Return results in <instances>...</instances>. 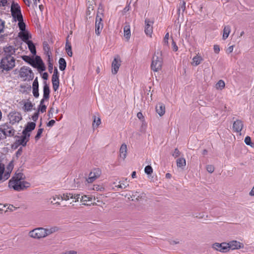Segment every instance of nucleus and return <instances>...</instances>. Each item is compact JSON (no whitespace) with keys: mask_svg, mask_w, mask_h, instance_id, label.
Returning <instances> with one entry per match:
<instances>
[{"mask_svg":"<svg viewBox=\"0 0 254 254\" xmlns=\"http://www.w3.org/2000/svg\"><path fill=\"white\" fill-rule=\"evenodd\" d=\"M169 33H167L166 34H165V36L164 38V39H163V43L164 45H168V40H169Z\"/></svg>","mask_w":254,"mask_h":254,"instance_id":"nucleus-50","label":"nucleus"},{"mask_svg":"<svg viewBox=\"0 0 254 254\" xmlns=\"http://www.w3.org/2000/svg\"><path fill=\"white\" fill-rule=\"evenodd\" d=\"M38 112H37L35 113L34 115L32 116L31 119L33 121L36 122L38 120Z\"/></svg>","mask_w":254,"mask_h":254,"instance_id":"nucleus-56","label":"nucleus"},{"mask_svg":"<svg viewBox=\"0 0 254 254\" xmlns=\"http://www.w3.org/2000/svg\"><path fill=\"white\" fill-rule=\"evenodd\" d=\"M50 90L48 85L45 82L43 87V96L41 100L48 101L50 97Z\"/></svg>","mask_w":254,"mask_h":254,"instance_id":"nucleus-18","label":"nucleus"},{"mask_svg":"<svg viewBox=\"0 0 254 254\" xmlns=\"http://www.w3.org/2000/svg\"><path fill=\"white\" fill-rule=\"evenodd\" d=\"M172 49L174 51H177L178 50V48L176 43L173 40L172 43Z\"/></svg>","mask_w":254,"mask_h":254,"instance_id":"nucleus-58","label":"nucleus"},{"mask_svg":"<svg viewBox=\"0 0 254 254\" xmlns=\"http://www.w3.org/2000/svg\"><path fill=\"white\" fill-rule=\"evenodd\" d=\"M127 146L126 144H123L120 149V157L124 160L127 157Z\"/></svg>","mask_w":254,"mask_h":254,"instance_id":"nucleus-23","label":"nucleus"},{"mask_svg":"<svg viewBox=\"0 0 254 254\" xmlns=\"http://www.w3.org/2000/svg\"><path fill=\"white\" fill-rule=\"evenodd\" d=\"M186 9V2L183 1L182 2H181L179 4V6L178 8V13L180 14L181 13V11H182V12L185 11Z\"/></svg>","mask_w":254,"mask_h":254,"instance_id":"nucleus-42","label":"nucleus"},{"mask_svg":"<svg viewBox=\"0 0 254 254\" xmlns=\"http://www.w3.org/2000/svg\"><path fill=\"white\" fill-rule=\"evenodd\" d=\"M137 117L141 121H144V117L143 116V114L141 112H138L137 114Z\"/></svg>","mask_w":254,"mask_h":254,"instance_id":"nucleus-61","label":"nucleus"},{"mask_svg":"<svg viewBox=\"0 0 254 254\" xmlns=\"http://www.w3.org/2000/svg\"><path fill=\"white\" fill-rule=\"evenodd\" d=\"M124 36L127 40L130 38V26L129 25H126L124 28Z\"/></svg>","mask_w":254,"mask_h":254,"instance_id":"nucleus-29","label":"nucleus"},{"mask_svg":"<svg viewBox=\"0 0 254 254\" xmlns=\"http://www.w3.org/2000/svg\"><path fill=\"white\" fill-rule=\"evenodd\" d=\"M30 134H22V135L16 141L18 145H22L24 146L29 139Z\"/></svg>","mask_w":254,"mask_h":254,"instance_id":"nucleus-16","label":"nucleus"},{"mask_svg":"<svg viewBox=\"0 0 254 254\" xmlns=\"http://www.w3.org/2000/svg\"><path fill=\"white\" fill-rule=\"evenodd\" d=\"M13 167L12 161H10L6 168L3 163H0V182H4L10 177Z\"/></svg>","mask_w":254,"mask_h":254,"instance_id":"nucleus-2","label":"nucleus"},{"mask_svg":"<svg viewBox=\"0 0 254 254\" xmlns=\"http://www.w3.org/2000/svg\"><path fill=\"white\" fill-rule=\"evenodd\" d=\"M79 198H80V195L76 194H73V196L71 198V199H74L75 202L78 201Z\"/></svg>","mask_w":254,"mask_h":254,"instance_id":"nucleus-57","label":"nucleus"},{"mask_svg":"<svg viewBox=\"0 0 254 254\" xmlns=\"http://www.w3.org/2000/svg\"><path fill=\"white\" fill-rule=\"evenodd\" d=\"M19 75L24 80H31L34 77V73L29 67H22L19 71Z\"/></svg>","mask_w":254,"mask_h":254,"instance_id":"nucleus-6","label":"nucleus"},{"mask_svg":"<svg viewBox=\"0 0 254 254\" xmlns=\"http://www.w3.org/2000/svg\"><path fill=\"white\" fill-rule=\"evenodd\" d=\"M58 231V228L56 227H53L48 228H44L45 237L52 234Z\"/></svg>","mask_w":254,"mask_h":254,"instance_id":"nucleus-26","label":"nucleus"},{"mask_svg":"<svg viewBox=\"0 0 254 254\" xmlns=\"http://www.w3.org/2000/svg\"><path fill=\"white\" fill-rule=\"evenodd\" d=\"M12 15L13 18L15 19V20H17V21L23 20V17H22L21 11H19L17 13H14L13 14H12Z\"/></svg>","mask_w":254,"mask_h":254,"instance_id":"nucleus-39","label":"nucleus"},{"mask_svg":"<svg viewBox=\"0 0 254 254\" xmlns=\"http://www.w3.org/2000/svg\"><path fill=\"white\" fill-rule=\"evenodd\" d=\"M15 66V60L13 57H5L2 59L0 67L5 70H9Z\"/></svg>","mask_w":254,"mask_h":254,"instance_id":"nucleus-5","label":"nucleus"},{"mask_svg":"<svg viewBox=\"0 0 254 254\" xmlns=\"http://www.w3.org/2000/svg\"><path fill=\"white\" fill-rule=\"evenodd\" d=\"M26 44L28 45V48L30 51L31 53L33 55H35L36 54V48L33 43L31 41H27Z\"/></svg>","mask_w":254,"mask_h":254,"instance_id":"nucleus-27","label":"nucleus"},{"mask_svg":"<svg viewBox=\"0 0 254 254\" xmlns=\"http://www.w3.org/2000/svg\"><path fill=\"white\" fill-rule=\"evenodd\" d=\"M245 142L248 145H250L251 146H253V143L251 142V138L249 136H246L245 137Z\"/></svg>","mask_w":254,"mask_h":254,"instance_id":"nucleus-48","label":"nucleus"},{"mask_svg":"<svg viewBox=\"0 0 254 254\" xmlns=\"http://www.w3.org/2000/svg\"><path fill=\"white\" fill-rule=\"evenodd\" d=\"M73 193H64L62 195H60L61 200L65 201L71 199Z\"/></svg>","mask_w":254,"mask_h":254,"instance_id":"nucleus-36","label":"nucleus"},{"mask_svg":"<svg viewBox=\"0 0 254 254\" xmlns=\"http://www.w3.org/2000/svg\"><path fill=\"white\" fill-rule=\"evenodd\" d=\"M101 124V119L99 117H94L93 126L98 127Z\"/></svg>","mask_w":254,"mask_h":254,"instance_id":"nucleus-43","label":"nucleus"},{"mask_svg":"<svg viewBox=\"0 0 254 254\" xmlns=\"http://www.w3.org/2000/svg\"><path fill=\"white\" fill-rule=\"evenodd\" d=\"M227 243L229 246V251L230 250H235L243 249L244 248V245L243 243L236 240L230 241L229 243Z\"/></svg>","mask_w":254,"mask_h":254,"instance_id":"nucleus-12","label":"nucleus"},{"mask_svg":"<svg viewBox=\"0 0 254 254\" xmlns=\"http://www.w3.org/2000/svg\"><path fill=\"white\" fill-rule=\"evenodd\" d=\"M19 208V207L14 206L13 205H9L7 207V209L11 211H13L15 210L17 208Z\"/></svg>","mask_w":254,"mask_h":254,"instance_id":"nucleus-60","label":"nucleus"},{"mask_svg":"<svg viewBox=\"0 0 254 254\" xmlns=\"http://www.w3.org/2000/svg\"><path fill=\"white\" fill-rule=\"evenodd\" d=\"M33 4L32 5V7L34 9H35V8L37 7V3L38 2L40 3V0H33Z\"/></svg>","mask_w":254,"mask_h":254,"instance_id":"nucleus-62","label":"nucleus"},{"mask_svg":"<svg viewBox=\"0 0 254 254\" xmlns=\"http://www.w3.org/2000/svg\"><path fill=\"white\" fill-rule=\"evenodd\" d=\"M103 9L101 6L98 8L97 13L96 21H95V33L97 35H99L103 28V23L102 22V18L103 17Z\"/></svg>","mask_w":254,"mask_h":254,"instance_id":"nucleus-4","label":"nucleus"},{"mask_svg":"<svg viewBox=\"0 0 254 254\" xmlns=\"http://www.w3.org/2000/svg\"><path fill=\"white\" fill-rule=\"evenodd\" d=\"M225 86L224 81L222 80H219L216 84V88L217 90H222Z\"/></svg>","mask_w":254,"mask_h":254,"instance_id":"nucleus-37","label":"nucleus"},{"mask_svg":"<svg viewBox=\"0 0 254 254\" xmlns=\"http://www.w3.org/2000/svg\"><path fill=\"white\" fill-rule=\"evenodd\" d=\"M44 233V228L39 227L35 228L30 231L29 235L30 237L32 238L35 239H40L45 237V234Z\"/></svg>","mask_w":254,"mask_h":254,"instance_id":"nucleus-9","label":"nucleus"},{"mask_svg":"<svg viewBox=\"0 0 254 254\" xmlns=\"http://www.w3.org/2000/svg\"><path fill=\"white\" fill-rule=\"evenodd\" d=\"M231 32V27L229 25H226L224 27L222 39L226 40L229 36Z\"/></svg>","mask_w":254,"mask_h":254,"instance_id":"nucleus-25","label":"nucleus"},{"mask_svg":"<svg viewBox=\"0 0 254 254\" xmlns=\"http://www.w3.org/2000/svg\"><path fill=\"white\" fill-rule=\"evenodd\" d=\"M144 172L147 175H151L153 172V169L150 166L148 165L145 167Z\"/></svg>","mask_w":254,"mask_h":254,"instance_id":"nucleus-45","label":"nucleus"},{"mask_svg":"<svg viewBox=\"0 0 254 254\" xmlns=\"http://www.w3.org/2000/svg\"><path fill=\"white\" fill-rule=\"evenodd\" d=\"M36 127V124L34 122L28 123L22 131V134H30V132L33 130Z\"/></svg>","mask_w":254,"mask_h":254,"instance_id":"nucleus-20","label":"nucleus"},{"mask_svg":"<svg viewBox=\"0 0 254 254\" xmlns=\"http://www.w3.org/2000/svg\"><path fill=\"white\" fill-rule=\"evenodd\" d=\"M243 127V122L240 120H237L234 122L233 125L234 131L240 133Z\"/></svg>","mask_w":254,"mask_h":254,"instance_id":"nucleus-17","label":"nucleus"},{"mask_svg":"<svg viewBox=\"0 0 254 254\" xmlns=\"http://www.w3.org/2000/svg\"><path fill=\"white\" fill-rule=\"evenodd\" d=\"M228 245L227 243H215L212 245V248L221 253L229 252Z\"/></svg>","mask_w":254,"mask_h":254,"instance_id":"nucleus-11","label":"nucleus"},{"mask_svg":"<svg viewBox=\"0 0 254 254\" xmlns=\"http://www.w3.org/2000/svg\"><path fill=\"white\" fill-rule=\"evenodd\" d=\"M52 81H59V72L57 68H55L52 75Z\"/></svg>","mask_w":254,"mask_h":254,"instance_id":"nucleus-41","label":"nucleus"},{"mask_svg":"<svg viewBox=\"0 0 254 254\" xmlns=\"http://www.w3.org/2000/svg\"><path fill=\"white\" fill-rule=\"evenodd\" d=\"M120 185L116 186V187L125 189L127 188L129 186L128 181L127 179H125L124 180L120 182Z\"/></svg>","mask_w":254,"mask_h":254,"instance_id":"nucleus-30","label":"nucleus"},{"mask_svg":"<svg viewBox=\"0 0 254 254\" xmlns=\"http://www.w3.org/2000/svg\"><path fill=\"white\" fill-rule=\"evenodd\" d=\"M33 107V105L30 102H27L24 105V110L25 111H30Z\"/></svg>","mask_w":254,"mask_h":254,"instance_id":"nucleus-40","label":"nucleus"},{"mask_svg":"<svg viewBox=\"0 0 254 254\" xmlns=\"http://www.w3.org/2000/svg\"><path fill=\"white\" fill-rule=\"evenodd\" d=\"M8 118L9 123L11 124L18 123L22 119L21 114L16 111L10 112L8 115Z\"/></svg>","mask_w":254,"mask_h":254,"instance_id":"nucleus-7","label":"nucleus"},{"mask_svg":"<svg viewBox=\"0 0 254 254\" xmlns=\"http://www.w3.org/2000/svg\"><path fill=\"white\" fill-rule=\"evenodd\" d=\"M37 67L39 69L42 70V71H44L45 70V67L44 65V64H39L38 66H37Z\"/></svg>","mask_w":254,"mask_h":254,"instance_id":"nucleus-64","label":"nucleus"},{"mask_svg":"<svg viewBox=\"0 0 254 254\" xmlns=\"http://www.w3.org/2000/svg\"><path fill=\"white\" fill-rule=\"evenodd\" d=\"M39 84L37 78H36L32 84V88H38Z\"/></svg>","mask_w":254,"mask_h":254,"instance_id":"nucleus-54","label":"nucleus"},{"mask_svg":"<svg viewBox=\"0 0 254 254\" xmlns=\"http://www.w3.org/2000/svg\"><path fill=\"white\" fill-rule=\"evenodd\" d=\"M50 200L51 203L54 204H57L58 205H59L60 203L58 201H57V200H61V196L60 195L53 196L51 198H50Z\"/></svg>","mask_w":254,"mask_h":254,"instance_id":"nucleus-38","label":"nucleus"},{"mask_svg":"<svg viewBox=\"0 0 254 254\" xmlns=\"http://www.w3.org/2000/svg\"><path fill=\"white\" fill-rule=\"evenodd\" d=\"M18 21V27L21 31L25 30V24L24 23L23 20Z\"/></svg>","mask_w":254,"mask_h":254,"instance_id":"nucleus-44","label":"nucleus"},{"mask_svg":"<svg viewBox=\"0 0 254 254\" xmlns=\"http://www.w3.org/2000/svg\"><path fill=\"white\" fill-rule=\"evenodd\" d=\"M163 59L161 53L159 52L155 53L152 59L151 68L155 72L160 70L162 68Z\"/></svg>","mask_w":254,"mask_h":254,"instance_id":"nucleus-3","label":"nucleus"},{"mask_svg":"<svg viewBox=\"0 0 254 254\" xmlns=\"http://www.w3.org/2000/svg\"><path fill=\"white\" fill-rule=\"evenodd\" d=\"M3 50L5 57H12L15 52V49L11 46H6Z\"/></svg>","mask_w":254,"mask_h":254,"instance_id":"nucleus-19","label":"nucleus"},{"mask_svg":"<svg viewBox=\"0 0 254 254\" xmlns=\"http://www.w3.org/2000/svg\"><path fill=\"white\" fill-rule=\"evenodd\" d=\"M45 101L43 100L40 101V103L38 107V112H41L42 113L46 112L47 106L44 104Z\"/></svg>","mask_w":254,"mask_h":254,"instance_id":"nucleus-34","label":"nucleus"},{"mask_svg":"<svg viewBox=\"0 0 254 254\" xmlns=\"http://www.w3.org/2000/svg\"><path fill=\"white\" fill-rule=\"evenodd\" d=\"M101 174V171L99 169H94L89 173L86 181L88 183H92L98 179L100 176Z\"/></svg>","mask_w":254,"mask_h":254,"instance_id":"nucleus-8","label":"nucleus"},{"mask_svg":"<svg viewBox=\"0 0 254 254\" xmlns=\"http://www.w3.org/2000/svg\"><path fill=\"white\" fill-rule=\"evenodd\" d=\"M206 170L209 173H212L214 171V167L213 165H208L206 166Z\"/></svg>","mask_w":254,"mask_h":254,"instance_id":"nucleus-51","label":"nucleus"},{"mask_svg":"<svg viewBox=\"0 0 254 254\" xmlns=\"http://www.w3.org/2000/svg\"><path fill=\"white\" fill-rule=\"evenodd\" d=\"M19 11H21L19 5L17 3H12L11 6V14Z\"/></svg>","mask_w":254,"mask_h":254,"instance_id":"nucleus-31","label":"nucleus"},{"mask_svg":"<svg viewBox=\"0 0 254 254\" xmlns=\"http://www.w3.org/2000/svg\"><path fill=\"white\" fill-rule=\"evenodd\" d=\"M0 129L3 131L4 135V138H5L6 136H12L15 134V130L11 127L5 125Z\"/></svg>","mask_w":254,"mask_h":254,"instance_id":"nucleus-14","label":"nucleus"},{"mask_svg":"<svg viewBox=\"0 0 254 254\" xmlns=\"http://www.w3.org/2000/svg\"><path fill=\"white\" fill-rule=\"evenodd\" d=\"M53 89L56 91L58 90L59 87V81H52Z\"/></svg>","mask_w":254,"mask_h":254,"instance_id":"nucleus-47","label":"nucleus"},{"mask_svg":"<svg viewBox=\"0 0 254 254\" xmlns=\"http://www.w3.org/2000/svg\"><path fill=\"white\" fill-rule=\"evenodd\" d=\"M121 61L119 56L117 55L114 57V59L112 63V72L114 74L117 73L119 67L121 65Z\"/></svg>","mask_w":254,"mask_h":254,"instance_id":"nucleus-10","label":"nucleus"},{"mask_svg":"<svg viewBox=\"0 0 254 254\" xmlns=\"http://www.w3.org/2000/svg\"><path fill=\"white\" fill-rule=\"evenodd\" d=\"M93 190H94L102 191L104 190V188L101 186L95 185L93 186Z\"/></svg>","mask_w":254,"mask_h":254,"instance_id":"nucleus-46","label":"nucleus"},{"mask_svg":"<svg viewBox=\"0 0 254 254\" xmlns=\"http://www.w3.org/2000/svg\"><path fill=\"white\" fill-rule=\"evenodd\" d=\"M180 154V152L179 151V150L177 149V148H176L173 154H172V155L174 157H178Z\"/></svg>","mask_w":254,"mask_h":254,"instance_id":"nucleus-55","label":"nucleus"},{"mask_svg":"<svg viewBox=\"0 0 254 254\" xmlns=\"http://www.w3.org/2000/svg\"><path fill=\"white\" fill-rule=\"evenodd\" d=\"M177 165L178 167L184 168L186 165V160L184 158H181L177 160Z\"/></svg>","mask_w":254,"mask_h":254,"instance_id":"nucleus-33","label":"nucleus"},{"mask_svg":"<svg viewBox=\"0 0 254 254\" xmlns=\"http://www.w3.org/2000/svg\"><path fill=\"white\" fill-rule=\"evenodd\" d=\"M92 199H93L92 196H91L90 195H84L81 196L80 200L82 203V204L85 205H88V202L89 201H91L92 200Z\"/></svg>","mask_w":254,"mask_h":254,"instance_id":"nucleus-24","label":"nucleus"},{"mask_svg":"<svg viewBox=\"0 0 254 254\" xmlns=\"http://www.w3.org/2000/svg\"><path fill=\"white\" fill-rule=\"evenodd\" d=\"M22 59L24 61H25V62H27L29 63H30L31 61H32V59H31V58L28 56H23Z\"/></svg>","mask_w":254,"mask_h":254,"instance_id":"nucleus-59","label":"nucleus"},{"mask_svg":"<svg viewBox=\"0 0 254 254\" xmlns=\"http://www.w3.org/2000/svg\"><path fill=\"white\" fill-rule=\"evenodd\" d=\"M156 111L160 116H162L165 112V105L161 103H158L156 106Z\"/></svg>","mask_w":254,"mask_h":254,"instance_id":"nucleus-22","label":"nucleus"},{"mask_svg":"<svg viewBox=\"0 0 254 254\" xmlns=\"http://www.w3.org/2000/svg\"><path fill=\"white\" fill-rule=\"evenodd\" d=\"M59 64L60 69L62 71L64 70L66 66V63L65 60L63 58H60L59 61Z\"/></svg>","mask_w":254,"mask_h":254,"instance_id":"nucleus-32","label":"nucleus"},{"mask_svg":"<svg viewBox=\"0 0 254 254\" xmlns=\"http://www.w3.org/2000/svg\"><path fill=\"white\" fill-rule=\"evenodd\" d=\"M153 22L149 19H146L145 20L144 31L145 34L149 37H151L153 32Z\"/></svg>","mask_w":254,"mask_h":254,"instance_id":"nucleus-13","label":"nucleus"},{"mask_svg":"<svg viewBox=\"0 0 254 254\" xmlns=\"http://www.w3.org/2000/svg\"><path fill=\"white\" fill-rule=\"evenodd\" d=\"M65 51L68 56L72 57V52L71 50V46L67 41H66L65 44Z\"/></svg>","mask_w":254,"mask_h":254,"instance_id":"nucleus-35","label":"nucleus"},{"mask_svg":"<svg viewBox=\"0 0 254 254\" xmlns=\"http://www.w3.org/2000/svg\"><path fill=\"white\" fill-rule=\"evenodd\" d=\"M43 131V128H39L37 132V134L35 137V140H38L41 137V134L42 133Z\"/></svg>","mask_w":254,"mask_h":254,"instance_id":"nucleus-49","label":"nucleus"},{"mask_svg":"<svg viewBox=\"0 0 254 254\" xmlns=\"http://www.w3.org/2000/svg\"><path fill=\"white\" fill-rule=\"evenodd\" d=\"M43 49L46 55L48 57L49 59H50L51 52L50 51V47L46 42L43 43Z\"/></svg>","mask_w":254,"mask_h":254,"instance_id":"nucleus-28","label":"nucleus"},{"mask_svg":"<svg viewBox=\"0 0 254 254\" xmlns=\"http://www.w3.org/2000/svg\"><path fill=\"white\" fill-rule=\"evenodd\" d=\"M24 176L21 173H15L9 180L8 186L16 191H21L30 187V184L24 181Z\"/></svg>","mask_w":254,"mask_h":254,"instance_id":"nucleus-1","label":"nucleus"},{"mask_svg":"<svg viewBox=\"0 0 254 254\" xmlns=\"http://www.w3.org/2000/svg\"><path fill=\"white\" fill-rule=\"evenodd\" d=\"M233 49L234 46H231L227 49L226 52L228 54L231 53L233 51Z\"/></svg>","mask_w":254,"mask_h":254,"instance_id":"nucleus-63","label":"nucleus"},{"mask_svg":"<svg viewBox=\"0 0 254 254\" xmlns=\"http://www.w3.org/2000/svg\"><path fill=\"white\" fill-rule=\"evenodd\" d=\"M203 61V57L201 56L200 53H197L195 56L192 59L191 64L192 66H196L200 64Z\"/></svg>","mask_w":254,"mask_h":254,"instance_id":"nucleus-15","label":"nucleus"},{"mask_svg":"<svg viewBox=\"0 0 254 254\" xmlns=\"http://www.w3.org/2000/svg\"><path fill=\"white\" fill-rule=\"evenodd\" d=\"M19 37L26 43L28 39L31 38V35L26 31H20L18 34Z\"/></svg>","mask_w":254,"mask_h":254,"instance_id":"nucleus-21","label":"nucleus"},{"mask_svg":"<svg viewBox=\"0 0 254 254\" xmlns=\"http://www.w3.org/2000/svg\"><path fill=\"white\" fill-rule=\"evenodd\" d=\"M143 194H141V195H139V193L137 191L133 192L132 193V195L134 198L135 197V199L138 200V197L141 198L143 196Z\"/></svg>","mask_w":254,"mask_h":254,"instance_id":"nucleus-53","label":"nucleus"},{"mask_svg":"<svg viewBox=\"0 0 254 254\" xmlns=\"http://www.w3.org/2000/svg\"><path fill=\"white\" fill-rule=\"evenodd\" d=\"M33 96L35 98H38L39 96L38 88H32Z\"/></svg>","mask_w":254,"mask_h":254,"instance_id":"nucleus-52","label":"nucleus"}]
</instances>
